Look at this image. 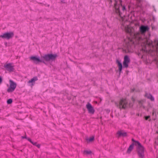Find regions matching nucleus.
Returning <instances> with one entry per match:
<instances>
[{
    "label": "nucleus",
    "mask_w": 158,
    "mask_h": 158,
    "mask_svg": "<svg viewBox=\"0 0 158 158\" xmlns=\"http://www.w3.org/2000/svg\"><path fill=\"white\" fill-rule=\"evenodd\" d=\"M119 4L118 6L117 5V2L115 1V2L114 4V7L115 9L116 13L120 17L124 16L123 14L126 11V9L125 7L123 6L122 4V1L120 0Z\"/></svg>",
    "instance_id": "1"
},
{
    "label": "nucleus",
    "mask_w": 158,
    "mask_h": 158,
    "mask_svg": "<svg viewBox=\"0 0 158 158\" xmlns=\"http://www.w3.org/2000/svg\"><path fill=\"white\" fill-rule=\"evenodd\" d=\"M117 107L120 109H125L128 107V102L125 98H122L119 100L118 103L115 102Z\"/></svg>",
    "instance_id": "2"
},
{
    "label": "nucleus",
    "mask_w": 158,
    "mask_h": 158,
    "mask_svg": "<svg viewBox=\"0 0 158 158\" xmlns=\"http://www.w3.org/2000/svg\"><path fill=\"white\" fill-rule=\"evenodd\" d=\"M135 145L138 146V153L140 158H143L144 156V148L139 141H135Z\"/></svg>",
    "instance_id": "3"
},
{
    "label": "nucleus",
    "mask_w": 158,
    "mask_h": 158,
    "mask_svg": "<svg viewBox=\"0 0 158 158\" xmlns=\"http://www.w3.org/2000/svg\"><path fill=\"white\" fill-rule=\"evenodd\" d=\"M57 56V55L56 54H48L42 56L41 58H43L45 61H48L50 60H54Z\"/></svg>",
    "instance_id": "4"
},
{
    "label": "nucleus",
    "mask_w": 158,
    "mask_h": 158,
    "mask_svg": "<svg viewBox=\"0 0 158 158\" xmlns=\"http://www.w3.org/2000/svg\"><path fill=\"white\" fill-rule=\"evenodd\" d=\"M10 86L7 89V91L8 92H12L14 91L16 88L17 84L16 83L14 82L13 81L9 80Z\"/></svg>",
    "instance_id": "5"
},
{
    "label": "nucleus",
    "mask_w": 158,
    "mask_h": 158,
    "mask_svg": "<svg viewBox=\"0 0 158 158\" xmlns=\"http://www.w3.org/2000/svg\"><path fill=\"white\" fill-rule=\"evenodd\" d=\"M6 69L9 72H12L14 71V65L12 63H6L4 66Z\"/></svg>",
    "instance_id": "6"
},
{
    "label": "nucleus",
    "mask_w": 158,
    "mask_h": 158,
    "mask_svg": "<svg viewBox=\"0 0 158 158\" xmlns=\"http://www.w3.org/2000/svg\"><path fill=\"white\" fill-rule=\"evenodd\" d=\"M14 33L12 32L6 33L3 35H0V37L3 38H6L7 39H9L14 36Z\"/></svg>",
    "instance_id": "7"
},
{
    "label": "nucleus",
    "mask_w": 158,
    "mask_h": 158,
    "mask_svg": "<svg viewBox=\"0 0 158 158\" xmlns=\"http://www.w3.org/2000/svg\"><path fill=\"white\" fill-rule=\"evenodd\" d=\"M130 62V59L129 57L126 55L124 58V60L123 62V67L125 68H127L128 66V64Z\"/></svg>",
    "instance_id": "8"
},
{
    "label": "nucleus",
    "mask_w": 158,
    "mask_h": 158,
    "mask_svg": "<svg viewBox=\"0 0 158 158\" xmlns=\"http://www.w3.org/2000/svg\"><path fill=\"white\" fill-rule=\"evenodd\" d=\"M30 60L33 61L35 64H38L39 62H43L45 63L44 61H43L40 60L39 57H37L35 56H31L30 57Z\"/></svg>",
    "instance_id": "9"
},
{
    "label": "nucleus",
    "mask_w": 158,
    "mask_h": 158,
    "mask_svg": "<svg viewBox=\"0 0 158 158\" xmlns=\"http://www.w3.org/2000/svg\"><path fill=\"white\" fill-rule=\"evenodd\" d=\"M86 106L89 113L93 114L94 113V109L91 105L89 103H88L86 105Z\"/></svg>",
    "instance_id": "10"
},
{
    "label": "nucleus",
    "mask_w": 158,
    "mask_h": 158,
    "mask_svg": "<svg viewBox=\"0 0 158 158\" xmlns=\"http://www.w3.org/2000/svg\"><path fill=\"white\" fill-rule=\"evenodd\" d=\"M38 80L37 77H33L28 82V83L29 84V85L31 87H32L35 83V81Z\"/></svg>",
    "instance_id": "11"
},
{
    "label": "nucleus",
    "mask_w": 158,
    "mask_h": 158,
    "mask_svg": "<svg viewBox=\"0 0 158 158\" xmlns=\"http://www.w3.org/2000/svg\"><path fill=\"white\" fill-rule=\"evenodd\" d=\"M148 26H141L139 28V31L141 34H143L145 33L147 30H148Z\"/></svg>",
    "instance_id": "12"
},
{
    "label": "nucleus",
    "mask_w": 158,
    "mask_h": 158,
    "mask_svg": "<svg viewBox=\"0 0 158 158\" xmlns=\"http://www.w3.org/2000/svg\"><path fill=\"white\" fill-rule=\"evenodd\" d=\"M125 31L126 33L131 34L132 32V28L130 26H127L125 27Z\"/></svg>",
    "instance_id": "13"
},
{
    "label": "nucleus",
    "mask_w": 158,
    "mask_h": 158,
    "mask_svg": "<svg viewBox=\"0 0 158 158\" xmlns=\"http://www.w3.org/2000/svg\"><path fill=\"white\" fill-rule=\"evenodd\" d=\"M117 133L120 136H125L127 135V133L123 131H118Z\"/></svg>",
    "instance_id": "14"
},
{
    "label": "nucleus",
    "mask_w": 158,
    "mask_h": 158,
    "mask_svg": "<svg viewBox=\"0 0 158 158\" xmlns=\"http://www.w3.org/2000/svg\"><path fill=\"white\" fill-rule=\"evenodd\" d=\"M116 63L118 64V65L120 72L122 71V63L118 60H116Z\"/></svg>",
    "instance_id": "15"
},
{
    "label": "nucleus",
    "mask_w": 158,
    "mask_h": 158,
    "mask_svg": "<svg viewBox=\"0 0 158 158\" xmlns=\"http://www.w3.org/2000/svg\"><path fill=\"white\" fill-rule=\"evenodd\" d=\"M134 37L136 38H138L139 40L141 38L140 34L139 32H136L134 34Z\"/></svg>",
    "instance_id": "16"
},
{
    "label": "nucleus",
    "mask_w": 158,
    "mask_h": 158,
    "mask_svg": "<svg viewBox=\"0 0 158 158\" xmlns=\"http://www.w3.org/2000/svg\"><path fill=\"white\" fill-rule=\"evenodd\" d=\"M133 146H134V144H132L129 146V148H128V149L127 150V153H130L131 151L133 149Z\"/></svg>",
    "instance_id": "17"
},
{
    "label": "nucleus",
    "mask_w": 158,
    "mask_h": 158,
    "mask_svg": "<svg viewBox=\"0 0 158 158\" xmlns=\"http://www.w3.org/2000/svg\"><path fill=\"white\" fill-rule=\"evenodd\" d=\"M145 95L148 98L150 99L151 101H153L154 100V98L151 94H147Z\"/></svg>",
    "instance_id": "18"
},
{
    "label": "nucleus",
    "mask_w": 158,
    "mask_h": 158,
    "mask_svg": "<svg viewBox=\"0 0 158 158\" xmlns=\"http://www.w3.org/2000/svg\"><path fill=\"white\" fill-rule=\"evenodd\" d=\"M94 139V136H92L89 139H87V142H90L93 141Z\"/></svg>",
    "instance_id": "19"
},
{
    "label": "nucleus",
    "mask_w": 158,
    "mask_h": 158,
    "mask_svg": "<svg viewBox=\"0 0 158 158\" xmlns=\"http://www.w3.org/2000/svg\"><path fill=\"white\" fill-rule=\"evenodd\" d=\"M91 153L90 151L85 150L84 152V153L85 154H89Z\"/></svg>",
    "instance_id": "20"
},
{
    "label": "nucleus",
    "mask_w": 158,
    "mask_h": 158,
    "mask_svg": "<svg viewBox=\"0 0 158 158\" xmlns=\"http://www.w3.org/2000/svg\"><path fill=\"white\" fill-rule=\"evenodd\" d=\"M12 101L11 99H9L7 101V102L8 104H10L12 102Z\"/></svg>",
    "instance_id": "21"
},
{
    "label": "nucleus",
    "mask_w": 158,
    "mask_h": 158,
    "mask_svg": "<svg viewBox=\"0 0 158 158\" xmlns=\"http://www.w3.org/2000/svg\"><path fill=\"white\" fill-rule=\"evenodd\" d=\"M143 102V100H142L141 101H138L139 103L141 104V105L142 104Z\"/></svg>",
    "instance_id": "22"
},
{
    "label": "nucleus",
    "mask_w": 158,
    "mask_h": 158,
    "mask_svg": "<svg viewBox=\"0 0 158 158\" xmlns=\"http://www.w3.org/2000/svg\"><path fill=\"white\" fill-rule=\"evenodd\" d=\"M28 140L30 141L31 143H32L34 145L35 144L33 143V142H32L31 140V139L30 138H28Z\"/></svg>",
    "instance_id": "23"
},
{
    "label": "nucleus",
    "mask_w": 158,
    "mask_h": 158,
    "mask_svg": "<svg viewBox=\"0 0 158 158\" xmlns=\"http://www.w3.org/2000/svg\"><path fill=\"white\" fill-rule=\"evenodd\" d=\"M150 117V116H147L145 117V119L146 120H147Z\"/></svg>",
    "instance_id": "24"
},
{
    "label": "nucleus",
    "mask_w": 158,
    "mask_h": 158,
    "mask_svg": "<svg viewBox=\"0 0 158 158\" xmlns=\"http://www.w3.org/2000/svg\"><path fill=\"white\" fill-rule=\"evenodd\" d=\"M36 146L38 148H40V145L39 144H37Z\"/></svg>",
    "instance_id": "25"
},
{
    "label": "nucleus",
    "mask_w": 158,
    "mask_h": 158,
    "mask_svg": "<svg viewBox=\"0 0 158 158\" xmlns=\"http://www.w3.org/2000/svg\"><path fill=\"white\" fill-rule=\"evenodd\" d=\"M2 79L1 77H0V83H1L2 82Z\"/></svg>",
    "instance_id": "26"
},
{
    "label": "nucleus",
    "mask_w": 158,
    "mask_h": 158,
    "mask_svg": "<svg viewBox=\"0 0 158 158\" xmlns=\"http://www.w3.org/2000/svg\"><path fill=\"white\" fill-rule=\"evenodd\" d=\"M152 44V42H149V43H148L149 45H151Z\"/></svg>",
    "instance_id": "27"
},
{
    "label": "nucleus",
    "mask_w": 158,
    "mask_h": 158,
    "mask_svg": "<svg viewBox=\"0 0 158 158\" xmlns=\"http://www.w3.org/2000/svg\"><path fill=\"white\" fill-rule=\"evenodd\" d=\"M132 140L133 141V142H135V141L133 139H132Z\"/></svg>",
    "instance_id": "28"
},
{
    "label": "nucleus",
    "mask_w": 158,
    "mask_h": 158,
    "mask_svg": "<svg viewBox=\"0 0 158 158\" xmlns=\"http://www.w3.org/2000/svg\"><path fill=\"white\" fill-rule=\"evenodd\" d=\"M34 143V144H34V145H35V146H36V145H36V143Z\"/></svg>",
    "instance_id": "29"
},
{
    "label": "nucleus",
    "mask_w": 158,
    "mask_h": 158,
    "mask_svg": "<svg viewBox=\"0 0 158 158\" xmlns=\"http://www.w3.org/2000/svg\"><path fill=\"white\" fill-rule=\"evenodd\" d=\"M132 100H133V101H134V99H133V98H132Z\"/></svg>",
    "instance_id": "30"
}]
</instances>
